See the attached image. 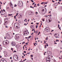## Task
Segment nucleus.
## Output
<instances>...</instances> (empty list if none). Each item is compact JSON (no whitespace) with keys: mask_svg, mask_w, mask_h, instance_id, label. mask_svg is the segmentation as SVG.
<instances>
[{"mask_svg":"<svg viewBox=\"0 0 62 62\" xmlns=\"http://www.w3.org/2000/svg\"><path fill=\"white\" fill-rule=\"evenodd\" d=\"M45 9H46V11H44V13H43V14H45V13H46V8H45Z\"/></svg>","mask_w":62,"mask_h":62,"instance_id":"15","label":"nucleus"},{"mask_svg":"<svg viewBox=\"0 0 62 62\" xmlns=\"http://www.w3.org/2000/svg\"><path fill=\"white\" fill-rule=\"evenodd\" d=\"M1 20H0V24H1Z\"/></svg>","mask_w":62,"mask_h":62,"instance_id":"40","label":"nucleus"},{"mask_svg":"<svg viewBox=\"0 0 62 62\" xmlns=\"http://www.w3.org/2000/svg\"><path fill=\"white\" fill-rule=\"evenodd\" d=\"M10 59H12V57H10Z\"/></svg>","mask_w":62,"mask_h":62,"instance_id":"63","label":"nucleus"},{"mask_svg":"<svg viewBox=\"0 0 62 62\" xmlns=\"http://www.w3.org/2000/svg\"><path fill=\"white\" fill-rule=\"evenodd\" d=\"M25 60H26V59H25L24 60H23V61L24 62L25 61Z\"/></svg>","mask_w":62,"mask_h":62,"instance_id":"29","label":"nucleus"},{"mask_svg":"<svg viewBox=\"0 0 62 62\" xmlns=\"http://www.w3.org/2000/svg\"><path fill=\"white\" fill-rule=\"evenodd\" d=\"M30 27L31 29H33V28H34V26L33 25H31Z\"/></svg>","mask_w":62,"mask_h":62,"instance_id":"8","label":"nucleus"},{"mask_svg":"<svg viewBox=\"0 0 62 62\" xmlns=\"http://www.w3.org/2000/svg\"><path fill=\"white\" fill-rule=\"evenodd\" d=\"M4 60H5V59H1L0 62H4Z\"/></svg>","mask_w":62,"mask_h":62,"instance_id":"9","label":"nucleus"},{"mask_svg":"<svg viewBox=\"0 0 62 62\" xmlns=\"http://www.w3.org/2000/svg\"><path fill=\"white\" fill-rule=\"evenodd\" d=\"M3 11H4V12H5L6 11H5V9H3Z\"/></svg>","mask_w":62,"mask_h":62,"instance_id":"42","label":"nucleus"},{"mask_svg":"<svg viewBox=\"0 0 62 62\" xmlns=\"http://www.w3.org/2000/svg\"><path fill=\"white\" fill-rule=\"evenodd\" d=\"M6 40L7 41V42H5V43L6 44H8V43H9V41L8 40Z\"/></svg>","mask_w":62,"mask_h":62,"instance_id":"11","label":"nucleus"},{"mask_svg":"<svg viewBox=\"0 0 62 62\" xmlns=\"http://www.w3.org/2000/svg\"><path fill=\"white\" fill-rule=\"evenodd\" d=\"M11 44L12 46H14L16 45V43L14 42H12Z\"/></svg>","mask_w":62,"mask_h":62,"instance_id":"4","label":"nucleus"},{"mask_svg":"<svg viewBox=\"0 0 62 62\" xmlns=\"http://www.w3.org/2000/svg\"><path fill=\"white\" fill-rule=\"evenodd\" d=\"M31 37V36H29L28 37V39H29Z\"/></svg>","mask_w":62,"mask_h":62,"instance_id":"20","label":"nucleus"},{"mask_svg":"<svg viewBox=\"0 0 62 62\" xmlns=\"http://www.w3.org/2000/svg\"><path fill=\"white\" fill-rule=\"evenodd\" d=\"M52 2H53V3H54V2H54V0H52Z\"/></svg>","mask_w":62,"mask_h":62,"instance_id":"39","label":"nucleus"},{"mask_svg":"<svg viewBox=\"0 0 62 62\" xmlns=\"http://www.w3.org/2000/svg\"><path fill=\"white\" fill-rule=\"evenodd\" d=\"M58 28H59V24H58Z\"/></svg>","mask_w":62,"mask_h":62,"instance_id":"30","label":"nucleus"},{"mask_svg":"<svg viewBox=\"0 0 62 62\" xmlns=\"http://www.w3.org/2000/svg\"><path fill=\"white\" fill-rule=\"evenodd\" d=\"M30 1H31V2H32V3H33L34 2V1L33 0H30Z\"/></svg>","mask_w":62,"mask_h":62,"instance_id":"21","label":"nucleus"},{"mask_svg":"<svg viewBox=\"0 0 62 62\" xmlns=\"http://www.w3.org/2000/svg\"><path fill=\"white\" fill-rule=\"evenodd\" d=\"M35 32H36L35 31V30H34V33H35Z\"/></svg>","mask_w":62,"mask_h":62,"instance_id":"47","label":"nucleus"},{"mask_svg":"<svg viewBox=\"0 0 62 62\" xmlns=\"http://www.w3.org/2000/svg\"><path fill=\"white\" fill-rule=\"evenodd\" d=\"M8 21V18H6L5 20V23L6 24H7L6 23Z\"/></svg>","mask_w":62,"mask_h":62,"instance_id":"2","label":"nucleus"},{"mask_svg":"<svg viewBox=\"0 0 62 62\" xmlns=\"http://www.w3.org/2000/svg\"><path fill=\"white\" fill-rule=\"evenodd\" d=\"M24 53H26V52L25 51H24Z\"/></svg>","mask_w":62,"mask_h":62,"instance_id":"32","label":"nucleus"},{"mask_svg":"<svg viewBox=\"0 0 62 62\" xmlns=\"http://www.w3.org/2000/svg\"><path fill=\"white\" fill-rule=\"evenodd\" d=\"M23 57H23V56H22V58H23Z\"/></svg>","mask_w":62,"mask_h":62,"instance_id":"61","label":"nucleus"},{"mask_svg":"<svg viewBox=\"0 0 62 62\" xmlns=\"http://www.w3.org/2000/svg\"><path fill=\"white\" fill-rule=\"evenodd\" d=\"M47 53L48 54H50V51H47Z\"/></svg>","mask_w":62,"mask_h":62,"instance_id":"13","label":"nucleus"},{"mask_svg":"<svg viewBox=\"0 0 62 62\" xmlns=\"http://www.w3.org/2000/svg\"><path fill=\"white\" fill-rule=\"evenodd\" d=\"M16 7V4H15V5L14 6V7Z\"/></svg>","mask_w":62,"mask_h":62,"instance_id":"49","label":"nucleus"},{"mask_svg":"<svg viewBox=\"0 0 62 62\" xmlns=\"http://www.w3.org/2000/svg\"><path fill=\"white\" fill-rule=\"evenodd\" d=\"M1 12H3V10L1 9Z\"/></svg>","mask_w":62,"mask_h":62,"instance_id":"62","label":"nucleus"},{"mask_svg":"<svg viewBox=\"0 0 62 62\" xmlns=\"http://www.w3.org/2000/svg\"><path fill=\"white\" fill-rule=\"evenodd\" d=\"M34 34V33H33V32L31 34V35H32V34Z\"/></svg>","mask_w":62,"mask_h":62,"instance_id":"52","label":"nucleus"},{"mask_svg":"<svg viewBox=\"0 0 62 62\" xmlns=\"http://www.w3.org/2000/svg\"><path fill=\"white\" fill-rule=\"evenodd\" d=\"M40 33V32H39V33H38V35H39V34Z\"/></svg>","mask_w":62,"mask_h":62,"instance_id":"27","label":"nucleus"},{"mask_svg":"<svg viewBox=\"0 0 62 62\" xmlns=\"http://www.w3.org/2000/svg\"><path fill=\"white\" fill-rule=\"evenodd\" d=\"M2 13V14H1V15H4V14H3V12Z\"/></svg>","mask_w":62,"mask_h":62,"instance_id":"24","label":"nucleus"},{"mask_svg":"<svg viewBox=\"0 0 62 62\" xmlns=\"http://www.w3.org/2000/svg\"><path fill=\"white\" fill-rule=\"evenodd\" d=\"M46 20V21L47 22V23H49V19H48L47 20Z\"/></svg>","mask_w":62,"mask_h":62,"instance_id":"19","label":"nucleus"},{"mask_svg":"<svg viewBox=\"0 0 62 62\" xmlns=\"http://www.w3.org/2000/svg\"><path fill=\"white\" fill-rule=\"evenodd\" d=\"M55 3H54V4H53V7H55V6H56V5H55Z\"/></svg>","mask_w":62,"mask_h":62,"instance_id":"16","label":"nucleus"},{"mask_svg":"<svg viewBox=\"0 0 62 62\" xmlns=\"http://www.w3.org/2000/svg\"><path fill=\"white\" fill-rule=\"evenodd\" d=\"M46 39V40H48V39H47V38L46 39Z\"/></svg>","mask_w":62,"mask_h":62,"instance_id":"56","label":"nucleus"},{"mask_svg":"<svg viewBox=\"0 0 62 62\" xmlns=\"http://www.w3.org/2000/svg\"><path fill=\"white\" fill-rule=\"evenodd\" d=\"M49 23H50V22H51V20L50 19L49 20Z\"/></svg>","mask_w":62,"mask_h":62,"instance_id":"25","label":"nucleus"},{"mask_svg":"<svg viewBox=\"0 0 62 62\" xmlns=\"http://www.w3.org/2000/svg\"><path fill=\"white\" fill-rule=\"evenodd\" d=\"M44 2H42L41 3V4H44Z\"/></svg>","mask_w":62,"mask_h":62,"instance_id":"26","label":"nucleus"},{"mask_svg":"<svg viewBox=\"0 0 62 62\" xmlns=\"http://www.w3.org/2000/svg\"><path fill=\"white\" fill-rule=\"evenodd\" d=\"M54 44H57V43H55V42L54 43Z\"/></svg>","mask_w":62,"mask_h":62,"instance_id":"58","label":"nucleus"},{"mask_svg":"<svg viewBox=\"0 0 62 62\" xmlns=\"http://www.w3.org/2000/svg\"><path fill=\"white\" fill-rule=\"evenodd\" d=\"M5 57H7L8 56V53H6L4 54Z\"/></svg>","mask_w":62,"mask_h":62,"instance_id":"10","label":"nucleus"},{"mask_svg":"<svg viewBox=\"0 0 62 62\" xmlns=\"http://www.w3.org/2000/svg\"><path fill=\"white\" fill-rule=\"evenodd\" d=\"M14 18L15 19L16 18V16H14Z\"/></svg>","mask_w":62,"mask_h":62,"instance_id":"41","label":"nucleus"},{"mask_svg":"<svg viewBox=\"0 0 62 62\" xmlns=\"http://www.w3.org/2000/svg\"><path fill=\"white\" fill-rule=\"evenodd\" d=\"M35 13L36 14H38V13L36 12Z\"/></svg>","mask_w":62,"mask_h":62,"instance_id":"28","label":"nucleus"},{"mask_svg":"<svg viewBox=\"0 0 62 62\" xmlns=\"http://www.w3.org/2000/svg\"><path fill=\"white\" fill-rule=\"evenodd\" d=\"M27 38H28L26 37L25 38V39H27Z\"/></svg>","mask_w":62,"mask_h":62,"instance_id":"59","label":"nucleus"},{"mask_svg":"<svg viewBox=\"0 0 62 62\" xmlns=\"http://www.w3.org/2000/svg\"><path fill=\"white\" fill-rule=\"evenodd\" d=\"M0 3L1 4V5L2 4V3L1 2H0Z\"/></svg>","mask_w":62,"mask_h":62,"instance_id":"48","label":"nucleus"},{"mask_svg":"<svg viewBox=\"0 0 62 62\" xmlns=\"http://www.w3.org/2000/svg\"><path fill=\"white\" fill-rule=\"evenodd\" d=\"M30 7L31 8H32V6H31Z\"/></svg>","mask_w":62,"mask_h":62,"instance_id":"54","label":"nucleus"},{"mask_svg":"<svg viewBox=\"0 0 62 62\" xmlns=\"http://www.w3.org/2000/svg\"><path fill=\"white\" fill-rule=\"evenodd\" d=\"M50 59H51L50 57H49L48 56L46 58V60H47V62H48V60H50Z\"/></svg>","mask_w":62,"mask_h":62,"instance_id":"6","label":"nucleus"},{"mask_svg":"<svg viewBox=\"0 0 62 62\" xmlns=\"http://www.w3.org/2000/svg\"><path fill=\"white\" fill-rule=\"evenodd\" d=\"M23 43H25V42H23L22 44H23Z\"/></svg>","mask_w":62,"mask_h":62,"instance_id":"35","label":"nucleus"},{"mask_svg":"<svg viewBox=\"0 0 62 62\" xmlns=\"http://www.w3.org/2000/svg\"><path fill=\"white\" fill-rule=\"evenodd\" d=\"M6 36L7 38H9V37H10V35L8 33H7L6 34Z\"/></svg>","mask_w":62,"mask_h":62,"instance_id":"7","label":"nucleus"},{"mask_svg":"<svg viewBox=\"0 0 62 62\" xmlns=\"http://www.w3.org/2000/svg\"><path fill=\"white\" fill-rule=\"evenodd\" d=\"M59 1L60 2H61V0H59Z\"/></svg>","mask_w":62,"mask_h":62,"instance_id":"53","label":"nucleus"},{"mask_svg":"<svg viewBox=\"0 0 62 62\" xmlns=\"http://www.w3.org/2000/svg\"><path fill=\"white\" fill-rule=\"evenodd\" d=\"M35 2H34L32 4V5H34V4H35Z\"/></svg>","mask_w":62,"mask_h":62,"instance_id":"46","label":"nucleus"},{"mask_svg":"<svg viewBox=\"0 0 62 62\" xmlns=\"http://www.w3.org/2000/svg\"><path fill=\"white\" fill-rule=\"evenodd\" d=\"M27 31H25L23 33L25 35V34H27Z\"/></svg>","mask_w":62,"mask_h":62,"instance_id":"14","label":"nucleus"},{"mask_svg":"<svg viewBox=\"0 0 62 62\" xmlns=\"http://www.w3.org/2000/svg\"><path fill=\"white\" fill-rule=\"evenodd\" d=\"M58 4H60V3L59 2H58Z\"/></svg>","mask_w":62,"mask_h":62,"instance_id":"45","label":"nucleus"},{"mask_svg":"<svg viewBox=\"0 0 62 62\" xmlns=\"http://www.w3.org/2000/svg\"><path fill=\"white\" fill-rule=\"evenodd\" d=\"M25 44V45L26 44V45H28V43H26Z\"/></svg>","mask_w":62,"mask_h":62,"instance_id":"36","label":"nucleus"},{"mask_svg":"<svg viewBox=\"0 0 62 62\" xmlns=\"http://www.w3.org/2000/svg\"><path fill=\"white\" fill-rule=\"evenodd\" d=\"M36 28H38V26H37V25H36Z\"/></svg>","mask_w":62,"mask_h":62,"instance_id":"31","label":"nucleus"},{"mask_svg":"<svg viewBox=\"0 0 62 62\" xmlns=\"http://www.w3.org/2000/svg\"><path fill=\"white\" fill-rule=\"evenodd\" d=\"M36 43H35L34 44V46H35L36 45Z\"/></svg>","mask_w":62,"mask_h":62,"instance_id":"33","label":"nucleus"},{"mask_svg":"<svg viewBox=\"0 0 62 62\" xmlns=\"http://www.w3.org/2000/svg\"><path fill=\"white\" fill-rule=\"evenodd\" d=\"M31 57H33V54H32L31 55Z\"/></svg>","mask_w":62,"mask_h":62,"instance_id":"22","label":"nucleus"},{"mask_svg":"<svg viewBox=\"0 0 62 62\" xmlns=\"http://www.w3.org/2000/svg\"><path fill=\"white\" fill-rule=\"evenodd\" d=\"M24 25H27V24H26L24 23Z\"/></svg>","mask_w":62,"mask_h":62,"instance_id":"37","label":"nucleus"},{"mask_svg":"<svg viewBox=\"0 0 62 62\" xmlns=\"http://www.w3.org/2000/svg\"><path fill=\"white\" fill-rule=\"evenodd\" d=\"M28 22H29V19H28Z\"/></svg>","mask_w":62,"mask_h":62,"instance_id":"57","label":"nucleus"},{"mask_svg":"<svg viewBox=\"0 0 62 62\" xmlns=\"http://www.w3.org/2000/svg\"><path fill=\"white\" fill-rule=\"evenodd\" d=\"M4 54H6V53H7V52L6 51H4L3 52Z\"/></svg>","mask_w":62,"mask_h":62,"instance_id":"17","label":"nucleus"},{"mask_svg":"<svg viewBox=\"0 0 62 62\" xmlns=\"http://www.w3.org/2000/svg\"><path fill=\"white\" fill-rule=\"evenodd\" d=\"M55 37H55V38H58V36H55Z\"/></svg>","mask_w":62,"mask_h":62,"instance_id":"44","label":"nucleus"},{"mask_svg":"<svg viewBox=\"0 0 62 62\" xmlns=\"http://www.w3.org/2000/svg\"><path fill=\"white\" fill-rule=\"evenodd\" d=\"M45 30L46 31H49V28L48 27H46L45 29Z\"/></svg>","mask_w":62,"mask_h":62,"instance_id":"3","label":"nucleus"},{"mask_svg":"<svg viewBox=\"0 0 62 62\" xmlns=\"http://www.w3.org/2000/svg\"><path fill=\"white\" fill-rule=\"evenodd\" d=\"M59 29H60V30H61V28H60V27H59Z\"/></svg>","mask_w":62,"mask_h":62,"instance_id":"43","label":"nucleus"},{"mask_svg":"<svg viewBox=\"0 0 62 62\" xmlns=\"http://www.w3.org/2000/svg\"><path fill=\"white\" fill-rule=\"evenodd\" d=\"M16 15H18V13H17L16 14Z\"/></svg>","mask_w":62,"mask_h":62,"instance_id":"60","label":"nucleus"},{"mask_svg":"<svg viewBox=\"0 0 62 62\" xmlns=\"http://www.w3.org/2000/svg\"><path fill=\"white\" fill-rule=\"evenodd\" d=\"M17 52L15 50L13 52V53H16Z\"/></svg>","mask_w":62,"mask_h":62,"instance_id":"23","label":"nucleus"},{"mask_svg":"<svg viewBox=\"0 0 62 62\" xmlns=\"http://www.w3.org/2000/svg\"><path fill=\"white\" fill-rule=\"evenodd\" d=\"M47 6V5H46L44 6L45 7H46Z\"/></svg>","mask_w":62,"mask_h":62,"instance_id":"51","label":"nucleus"},{"mask_svg":"<svg viewBox=\"0 0 62 62\" xmlns=\"http://www.w3.org/2000/svg\"><path fill=\"white\" fill-rule=\"evenodd\" d=\"M16 38L18 39V36L17 35H16Z\"/></svg>","mask_w":62,"mask_h":62,"instance_id":"18","label":"nucleus"},{"mask_svg":"<svg viewBox=\"0 0 62 62\" xmlns=\"http://www.w3.org/2000/svg\"><path fill=\"white\" fill-rule=\"evenodd\" d=\"M5 27H6V28H8V26H6Z\"/></svg>","mask_w":62,"mask_h":62,"instance_id":"34","label":"nucleus"},{"mask_svg":"<svg viewBox=\"0 0 62 62\" xmlns=\"http://www.w3.org/2000/svg\"><path fill=\"white\" fill-rule=\"evenodd\" d=\"M4 39H6V37H4Z\"/></svg>","mask_w":62,"mask_h":62,"instance_id":"55","label":"nucleus"},{"mask_svg":"<svg viewBox=\"0 0 62 62\" xmlns=\"http://www.w3.org/2000/svg\"><path fill=\"white\" fill-rule=\"evenodd\" d=\"M37 6H39V5H38V4H37Z\"/></svg>","mask_w":62,"mask_h":62,"instance_id":"64","label":"nucleus"},{"mask_svg":"<svg viewBox=\"0 0 62 62\" xmlns=\"http://www.w3.org/2000/svg\"><path fill=\"white\" fill-rule=\"evenodd\" d=\"M41 11L42 12H43V13L44 12V9L43 8H42L41 10Z\"/></svg>","mask_w":62,"mask_h":62,"instance_id":"12","label":"nucleus"},{"mask_svg":"<svg viewBox=\"0 0 62 62\" xmlns=\"http://www.w3.org/2000/svg\"><path fill=\"white\" fill-rule=\"evenodd\" d=\"M13 59L15 61H17L18 60V57L16 55H14L13 56Z\"/></svg>","mask_w":62,"mask_h":62,"instance_id":"1","label":"nucleus"},{"mask_svg":"<svg viewBox=\"0 0 62 62\" xmlns=\"http://www.w3.org/2000/svg\"><path fill=\"white\" fill-rule=\"evenodd\" d=\"M19 3L18 4V5L19 6L20 5H22V4H23V2L22 1H19Z\"/></svg>","mask_w":62,"mask_h":62,"instance_id":"5","label":"nucleus"},{"mask_svg":"<svg viewBox=\"0 0 62 62\" xmlns=\"http://www.w3.org/2000/svg\"><path fill=\"white\" fill-rule=\"evenodd\" d=\"M36 24H39V23H36Z\"/></svg>","mask_w":62,"mask_h":62,"instance_id":"50","label":"nucleus"},{"mask_svg":"<svg viewBox=\"0 0 62 62\" xmlns=\"http://www.w3.org/2000/svg\"><path fill=\"white\" fill-rule=\"evenodd\" d=\"M42 20H43V22H44V19H43Z\"/></svg>","mask_w":62,"mask_h":62,"instance_id":"38","label":"nucleus"}]
</instances>
